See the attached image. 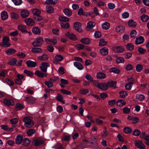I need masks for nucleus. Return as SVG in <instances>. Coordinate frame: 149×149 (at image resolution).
Returning <instances> with one entry per match:
<instances>
[{
  "label": "nucleus",
  "instance_id": "f257e3e1",
  "mask_svg": "<svg viewBox=\"0 0 149 149\" xmlns=\"http://www.w3.org/2000/svg\"><path fill=\"white\" fill-rule=\"evenodd\" d=\"M24 123V125L27 127H31L33 125V120L29 117H26L23 120Z\"/></svg>",
  "mask_w": 149,
  "mask_h": 149
},
{
  "label": "nucleus",
  "instance_id": "f03ea898",
  "mask_svg": "<svg viewBox=\"0 0 149 149\" xmlns=\"http://www.w3.org/2000/svg\"><path fill=\"white\" fill-rule=\"evenodd\" d=\"M44 41L43 38L39 37L36 38L32 42V44L35 47H39L42 45Z\"/></svg>",
  "mask_w": 149,
  "mask_h": 149
},
{
  "label": "nucleus",
  "instance_id": "7ed1b4c3",
  "mask_svg": "<svg viewBox=\"0 0 149 149\" xmlns=\"http://www.w3.org/2000/svg\"><path fill=\"white\" fill-rule=\"evenodd\" d=\"M9 38L6 36H4L2 39V42L1 44V46L3 47H9L10 45V43L9 42Z\"/></svg>",
  "mask_w": 149,
  "mask_h": 149
},
{
  "label": "nucleus",
  "instance_id": "20e7f679",
  "mask_svg": "<svg viewBox=\"0 0 149 149\" xmlns=\"http://www.w3.org/2000/svg\"><path fill=\"white\" fill-rule=\"evenodd\" d=\"M50 65L49 63L43 62L40 65V68L42 72L46 73L47 72V68Z\"/></svg>",
  "mask_w": 149,
  "mask_h": 149
},
{
  "label": "nucleus",
  "instance_id": "39448f33",
  "mask_svg": "<svg viewBox=\"0 0 149 149\" xmlns=\"http://www.w3.org/2000/svg\"><path fill=\"white\" fill-rule=\"evenodd\" d=\"M17 29L21 31L22 33H31L30 32H29L27 31L25 25H24L22 24H20L18 25L17 27Z\"/></svg>",
  "mask_w": 149,
  "mask_h": 149
},
{
  "label": "nucleus",
  "instance_id": "423d86ee",
  "mask_svg": "<svg viewBox=\"0 0 149 149\" xmlns=\"http://www.w3.org/2000/svg\"><path fill=\"white\" fill-rule=\"evenodd\" d=\"M113 50L115 52L120 53L124 51V48L122 46H115L113 48Z\"/></svg>",
  "mask_w": 149,
  "mask_h": 149
},
{
  "label": "nucleus",
  "instance_id": "0eeeda50",
  "mask_svg": "<svg viewBox=\"0 0 149 149\" xmlns=\"http://www.w3.org/2000/svg\"><path fill=\"white\" fill-rule=\"evenodd\" d=\"M45 41L47 43L50 45H55L57 42V41L55 38H47L45 39Z\"/></svg>",
  "mask_w": 149,
  "mask_h": 149
},
{
  "label": "nucleus",
  "instance_id": "6e6552de",
  "mask_svg": "<svg viewBox=\"0 0 149 149\" xmlns=\"http://www.w3.org/2000/svg\"><path fill=\"white\" fill-rule=\"evenodd\" d=\"M74 28L77 31L79 32H81V25L80 23L78 22H75L74 24Z\"/></svg>",
  "mask_w": 149,
  "mask_h": 149
},
{
  "label": "nucleus",
  "instance_id": "1a4fd4ad",
  "mask_svg": "<svg viewBox=\"0 0 149 149\" xmlns=\"http://www.w3.org/2000/svg\"><path fill=\"white\" fill-rule=\"evenodd\" d=\"M3 102L4 104L8 106L13 105L15 104L14 102L12 100L8 98L4 99Z\"/></svg>",
  "mask_w": 149,
  "mask_h": 149
},
{
  "label": "nucleus",
  "instance_id": "9d476101",
  "mask_svg": "<svg viewBox=\"0 0 149 149\" xmlns=\"http://www.w3.org/2000/svg\"><path fill=\"white\" fill-rule=\"evenodd\" d=\"M24 22L28 26H32L34 24V20L32 18H28L24 20Z\"/></svg>",
  "mask_w": 149,
  "mask_h": 149
},
{
  "label": "nucleus",
  "instance_id": "9b49d317",
  "mask_svg": "<svg viewBox=\"0 0 149 149\" xmlns=\"http://www.w3.org/2000/svg\"><path fill=\"white\" fill-rule=\"evenodd\" d=\"M35 74L38 76L42 78H44L46 77L47 76V74L45 72L43 73L38 70H36L35 71Z\"/></svg>",
  "mask_w": 149,
  "mask_h": 149
},
{
  "label": "nucleus",
  "instance_id": "f8f14e48",
  "mask_svg": "<svg viewBox=\"0 0 149 149\" xmlns=\"http://www.w3.org/2000/svg\"><path fill=\"white\" fill-rule=\"evenodd\" d=\"M135 146L141 149H144L145 148L144 145L141 141H137L135 142Z\"/></svg>",
  "mask_w": 149,
  "mask_h": 149
},
{
  "label": "nucleus",
  "instance_id": "ddd939ff",
  "mask_svg": "<svg viewBox=\"0 0 149 149\" xmlns=\"http://www.w3.org/2000/svg\"><path fill=\"white\" fill-rule=\"evenodd\" d=\"M144 39L143 37L142 36H140L136 38L135 40V43L136 45H139L142 43L144 41Z\"/></svg>",
  "mask_w": 149,
  "mask_h": 149
},
{
  "label": "nucleus",
  "instance_id": "4468645a",
  "mask_svg": "<svg viewBox=\"0 0 149 149\" xmlns=\"http://www.w3.org/2000/svg\"><path fill=\"white\" fill-rule=\"evenodd\" d=\"M127 118L129 120H131L133 124L137 123L139 120V118L136 117H132L130 116H128Z\"/></svg>",
  "mask_w": 149,
  "mask_h": 149
},
{
  "label": "nucleus",
  "instance_id": "2eb2a0df",
  "mask_svg": "<svg viewBox=\"0 0 149 149\" xmlns=\"http://www.w3.org/2000/svg\"><path fill=\"white\" fill-rule=\"evenodd\" d=\"M1 19L3 21L6 20L8 18L7 13L5 11H3L1 12Z\"/></svg>",
  "mask_w": 149,
  "mask_h": 149
},
{
  "label": "nucleus",
  "instance_id": "dca6fc26",
  "mask_svg": "<svg viewBox=\"0 0 149 149\" xmlns=\"http://www.w3.org/2000/svg\"><path fill=\"white\" fill-rule=\"evenodd\" d=\"M28 67H35L37 65L36 63L30 60L27 61L26 62Z\"/></svg>",
  "mask_w": 149,
  "mask_h": 149
},
{
  "label": "nucleus",
  "instance_id": "f3484780",
  "mask_svg": "<svg viewBox=\"0 0 149 149\" xmlns=\"http://www.w3.org/2000/svg\"><path fill=\"white\" fill-rule=\"evenodd\" d=\"M29 14V11L25 10H22L20 13L21 16L23 18H25L28 17Z\"/></svg>",
  "mask_w": 149,
  "mask_h": 149
},
{
  "label": "nucleus",
  "instance_id": "a211bd4d",
  "mask_svg": "<svg viewBox=\"0 0 149 149\" xmlns=\"http://www.w3.org/2000/svg\"><path fill=\"white\" fill-rule=\"evenodd\" d=\"M108 49L106 47H103L100 49V52L102 55L105 56L108 53Z\"/></svg>",
  "mask_w": 149,
  "mask_h": 149
},
{
  "label": "nucleus",
  "instance_id": "6ab92c4d",
  "mask_svg": "<svg viewBox=\"0 0 149 149\" xmlns=\"http://www.w3.org/2000/svg\"><path fill=\"white\" fill-rule=\"evenodd\" d=\"M125 29V27L121 26H118L116 28V31L118 33H121L123 32Z\"/></svg>",
  "mask_w": 149,
  "mask_h": 149
},
{
  "label": "nucleus",
  "instance_id": "aec40b11",
  "mask_svg": "<svg viewBox=\"0 0 149 149\" xmlns=\"http://www.w3.org/2000/svg\"><path fill=\"white\" fill-rule=\"evenodd\" d=\"M23 141V138L22 136L20 135H18L16 137L15 139L16 143L17 144H20Z\"/></svg>",
  "mask_w": 149,
  "mask_h": 149
},
{
  "label": "nucleus",
  "instance_id": "412c9836",
  "mask_svg": "<svg viewBox=\"0 0 149 149\" xmlns=\"http://www.w3.org/2000/svg\"><path fill=\"white\" fill-rule=\"evenodd\" d=\"M65 36L70 39L73 40H75L77 39V37L75 35L69 32H67Z\"/></svg>",
  "mask_w": 149,
  "mask_h": 149
},
{
  "label": "nucleus",
  "instance_id": "4be33fe9",
  "mask_svg": "<svg viewBox=\"0 0 149 149\" xmlns=\"http://www.w3.org/2000/svg\"><path fill=\"white\" fill-rule=\"evenodd\" d=\"M98 88L103 91H104L108 88V86L105 83H100Z\"/></svg>",
  "mask_w": 149,
  "mask_h": 149
},
{
  "label": "nucleus",
  "instance_id": "5701e85b",
  "mask_svg": "<svg viewBox=\"0 0 149 149\" xmlns=\"http://www.w3.org/2000/svg\"><path fill=\"white\" fill-rule=\"evenodd\" d=\"M42 140L39 139H35L33 141V143L34 145L36 146H37L39 145L42 144L43 143Z\"/></svg>",
  "mask_w": 149,
  "mask_h": 149
},
{
  "label": "nucleus",
  "instance_id": "b1692460",
  "mask_svg": "<svg viewBox=\"0 0 149 149\" xmlns=\"http://www.w3.org/2000/svg\"><path fill=\"white\" fill-rule=\"evenodd\" d=\"M63 12L68 17L70 16L72 14L71 10L68 8L63 9Z\"/></svg>",
  "mask_w": 149,
  "mask_h": 149
},
{
  "label": "nucleus",
  "instance_id": "393cba45",
  "mask_svg": "<svg viewBox=\"0 0 149 149\" xmlns=\"http://www.w3.org/2000/svg\"><path fill=\"white\" fill-rule=\"evenodd\" d=\"M96 76L97 78L99 79H104L106 77L105 74L102 72L97 73Z\"/></svg>",
  "mask_w": 149,
  "mask_h": 149
},
{
  "label": "nucleus",
  "instance_id": "a878e982",
  "mask_svg": "<svg viewBox=\"0 0 149 149\" xmlns=\"http://www.w3.org/2000/svg\"><path fill=\"white\" fill-rule=\"evenodd\" d=\"M38 60L40 61H46L48 60V57L47 55L44 54L41 56H40L38 57Z\"/></svg>",
  "mask_w": 149,
  "mask_h": 149
},
{
  "label": "nucleus",
  "instance_id": "bb28decb",
  "mask_svg": "<svg viewBox=\"0 0 149 149\" xmlns=\"http://www.w3.org/2000/svg\"><path fill=\"white\" fill-rule=\"evenodd\" d=\"M32 11L33 14V17L34 16L39 15L41 14L40 11L36 8L33 9Z\"/></svg>",
  "mask_w": 149,
  "mask_h": 149
},
{
  "label": "nucleus",
  "instance_id": "cd10ccee",
  "mask_svg": "<svg viewBox=\"0 0 149 149\" xmlns=\"http://www.w3.org/2000/svg\"><path fill=\"white\" fill-rule=\"evenodd\" d=\"M32 31L35 34L39 35L41 33L40 30L37 27H33L32 29Z\"/></svg>",
  "mask_w": 149,
  "mask_h": 149
},
{
  "label": "nucleus",
  "instance_id": "c85d7f7f",
  "mask_svg": "<svg viewBox=\"0 0 149 149\" xmlns=\"http://www.w3.org/2000/svg\"><path fill=\"white\" fill-rule=\"evenodd\" d=\"M74 65L75 67L80 70H82L83 69V67L82 65L79 63L74 62Z\"/></svg>",
  "mask_w": 149,
  "mask_h": 149
},
{
  "label": "nucleus",
  "instance_id": "c756f323",
  "mask_svg": "<svg viewBox=\"0 0 149 149\" xmlns=\"http://www.w3.org/2000/svg\"><path fill=\"white\" fill-rule=\"evenodd\" d=\"M80 41L86 45H88L91 42L90 40L87 38H82L81 39Z\"/></svg>",
  "mask_w": 149,
  "mask_h": 149
},
{
  "label": "nucleus",
  "instance_id": "7c9ffc66",
  "mask_svg": "<svg viewBox=\"0 0 149 149\" xmlns=\"http://www.w3.org/2000/svg\"><path fill=\"white\" fill-rule=\"evenodd\" d=\"M15 52V50L14 49L9 48L6 51L5 53L7 55H10L14 54Z\"/></svg>",
  "mask_w": 149,
  "mask_h": 149
},
{
  "label": "nucleus",
  "instance_id": "2f4dec72",
  "mask_svg": "<svg viewBox=\"0 0 149 149\" xmlns=\"http://www.w3.org/2000/svg\"><path fill=\"white\" fill-rule=\"evenodd\" d=\"M128 24L129 26L133 27H134L136 25V22L132 19L129 20Z\"/></svg>",
  "mask_w": 149,
  "mask_h": 149
},
{
  "label": "nucleus",
  "instance_id": "473e14b6",
  "mask_svg": "<svg viewBox=\"0 0 149 149\" xmlns=\"http://www.w3.org/2000/svg\"><path fill=\"white\" fill-rule=\"evenodd\" d=\"M116 104L118 106L122 107L126 104V102L124 100H119L117 101Z\"/></svg>",
  "mask_w": 149,
  "mask_h": 149
},
{
  "label": "nucleus",
  "instance_id": "72a5a7b5",
  "mask_svg": "<svg viewBox=\"0 0 149 149\" xmlns=\"http://www.w3.org/2000/svg\"><path fill=\"white\" fill-rule=\"evenodd\" d=\"M102 26L103 29L107 30L109 28L110 25L109 23L107 22H105L102 24Z\"/></svg>",
  "mask_w": 149,
  "mask_h": 149
},
{
  "label": "nucleus",
  "instance_id": "f704fd0d",
  "mask_svg": "<svg viewBox=\"0 0 149 149\" xmlns=\"http://www.w3.org/2000/svg\"><path fill=\"white\" fill-rule=\"evenodd\" d=\"M10 16L12 18L15 19L17 20L19 18V15L17 13L12 12L10 13Z\"/></svg>",
  "mask_w": 149,
  "mask_h": 149
},
{
  "label": "nucleus",
  "instance_id": "c9c22d12",
  "mask_svg": "<svg viewBox=\"0 0 149 149\" xmlns=\"http://www.w3.org/2000/svg\"><path fill=\"white\" fill-rule=\"evenodd\" d=\"M63 59V57L61 55L58 54L56 55L55 57L54 60L57 61H61Z\"/></svg>",
  "mask_w": 149,
  "mask_h": 149
},
{
  "label": "nucleus",
  "instance_id": "e433bc0d",
  "mask_svg": "<svg viewBox=\"0 0 149 149\" xmlns=\"http://www.w3.org/2000/svg\"><path fill=\"white\" fill-rule=\"evenodd\" d=\"M119 94L120 97L122 98H124L127 95V92L125 91H121L119 92Z\"/></svg>",
  "mask_w": 149,
  "mask_h": 149
},
{
  "label": "nucleus",
  "instance_id": "4c0bfd02",
  "mask_svg": "<svg viewBox=\"0 0 149 149\" xmlns=\"http://www.w3.org/2000/svg\"><path fill=\"white\" fill-rule=\"evenodd\" d=\"M84 47V45L81 44H77L75 46V48L78 50L83 49Z\"/></svg>",
  "mask_w": 149,
  "mask_h": 149
},
{
  "label": "nucleus",
  "instance_id": "58836bf2",
  "mask_svg": "<svg viewBox=\"0 0 149 149\" xmlns=\"http://www.w3.org/2000/svg\"><path fill=\"white\" fill-rule=\"evenodd\" d=\"M116 82L112 81H108L107 84L108 87H113L114 88L116 87Z\"/></svg>",
  "mask_w": 149,
  "mask_h": 149
},
{
  "label": "nucleus",
  "instance_id": "ea45409f",
  "mask_svg": "<svg viewBox=\"0 0 149 149\" xmlns=\"http://www.w3.org/2000/svg\"><path fill=\"white\" fill-rule=\"evenodd\" d=\"M136 98L139 101H143L145 99V96L142 94H137L136 95Z\"/></svg>",
  "mask_w": 149,
  "mask_h": 149
},
{
  "label": "nucleus",
  "instance_id": "a19ab883",
  "mask_svg": "<svg viewBox=\"0 0 149 149\" xmlns=\"http://www.w3.org/2000/svg\"><path fill=\"white\" fill-rule=\"evenodd\" d=\"M141 19L142 21L144 22H146L148 21L149 17L148 15H144L141 16Z\"/></svg>",
  "mask_w": 149,
  "mask_h": 149
},
{
  "label": "nucleus",
  "instance_id": "79ce46f5",
  "mask_svg": "<svg viewBox=\"0 0 149 149\" xmlns=\"http://www.w3.org/2000/svg\"><path fill=\"white\" fill-rule=\"evenodd\" d=\"M17 60L15 58L10 59L8 62V64L11 66H13L16 64Z\"/></svg>",
  "mask_w": 149,
  "mask_h": 149
},
{
  "label": "nucleus",
  "instance_id": "37998d69",
  "mask_svg": "<svg viewBox=\"0 0 149 149\" xmlns=\"http://www.w3.org/2000/svg\"><path fill=\"white\" fill-rule=\"evenodd\" d=\"M30 143V140L26 138L25 139L23 140L22 144L24 146H27L29 145Z\"/></svg>",
  "mask_w": 149,
  "mask_h": 149
},
{
  "label": "nucleus",
  "instance_id": "c03bdc74",
  "mask_svg": "<svg viewBox=\"0 0 149 149\" xmlns=\"http://www.w3.org/2000/svg\"><path fill=\"white\" fill-rule=\"evenodd\" d=\"M107 41L104 39H102L100 40L99 42V45L100 46H104L107 44Z\"/></svg>",
  "mask_w": 149,
  "mask_h": 149
},
{
  "label": "nucleus",
  "instance_id": "a18cd8bd",
  "mask_svg": "<svg viewBox=\"0 0 149 149\" xmlns=\"http://www.w3.org/2000/svg\"><path fill=\"white\" fill-rule=\"evenodd\" d=\"M134 45L131 43H128L126 46V48L129 50H132L134 49Z\"/></svg>",
  "mask_w": 149,
  "mask_h": 149
},
{
  "label": "nucleus",
  "instance_id": "49530a36",
  "mask_svg": "<svg viewBox=\"0 0 149 149\" xmlns=\"http://www.w3.org/2000/svg\"><path fill=\"white\" fill-rule=\"evenodd\" d=\"M46 10L48 13H53L54 11V8L52 7L51 6H47L46 7Z\"/></svg>",
  "mask_w": 149,
  "mask_h": 149
},
{
  "label": "nucleus",
  "instance_id": "de8ad7c7",
  "mask_svg": "<svg viewBox=\"0 0 149 149\" xmlns=\"http://www.w3.org/2000/svg\"><path fill=\"white\" fill-rule=\"evenodd\" d=\"M87 27L89 29H92L95 25V23L93 22H89L87 23Z\"/></svg>",
  "mask_w": 149,
  "mask_h": 149
},
{
  "label": "nucleus",
  "instance_id": "09e8293b",
  "mask_svg": "<svg viewBox=\"0 0 149 149\" xmlns=\"http://www.w3.org/2000/svg\"><path fill=\"white\" fill-rule=\"evenodd\" d=\"M60 25L62 28L65 29H68L69 27V25L68 23L61 22V23Z\"/></svg>",
  "mask_w": 149,
  "mask_h": 149
},
{
  "label": "nucleus",
  "instance_id": "8fccbe9b",
  "mask_svg": "<svg viewBox=\"0 0 149 149\" xmlns=\"http://www.w3.org/2000/svg\"><path fill=\"white\" fill-rule=\"evenodd\" d=\"M57 100L61 102L62 103L64 104V101L63 100V96L60 94H58L56 97Z\"/></svg>",
  "mask_w": 149,
  "mask_h": 149
},
{
  "label": "nucleus",
  "instance_id": "3c124183",
  "mask_svg": "<svg viewBox=\"0 0 149 149\" xmlns=\"http://www.w3.org/2000/svg\"><path fill=\"white\" fill-rule=\"evenodd\" d=\"M143 68V66L141 64H138L136 66V70L138 72H141Z\"/></svg>",
  "mask_w": 149,
  "mask_h": 149
},
{
  "label": "nucleus",
  "instance_id": "603ef678",
  "mask_svg": "<svg viewBox=\"0 0 149 149\" xmlns=\"http://www.w3.org/2000/svg\"><path fill=\"white\" fill-rule=\"evenodd\" d=\"M59 19L61 22H68L69 21V19L65 17L60 16L59 17Z\"/></svg>",
  "mask_w": 149,
  "mask_h": 149
},
{
  "label": "nucleus",
  "instance_id": "864d4df0",
  "mask_svg": "<svg viewBox=\"0 0 149 149\" xmlns=\"http://www.w3.org/2000/svg\"><path fill=\"white\" fill-rule=\"evenodd\" d=\"M110 71L111 72H112L114 73L118 74L119 73L120 71L117 68H111L110 70Z\"/></svg>",
  "mask_w": 149,
  "mask_h": 149
},
{
  "label": "nucleus",
  "instance_id": "5fc2aeb1",
  "mask_svg": "<svg viewBox=\"0 0 149 149\" xmlns=\"http://www.w3.org/2000/svg\"><path fill=\"white\" fill-rule=\"evenodd\" d=\"M57 2V0H46L45 3L47 4H55Z\"/></svg>",
  "mask_w": 149,
  "mask_h": 149
},
{
  "label": "nucleus",
  "instance_id": "6e6d98bb",
  "mask_svg": "<svg viewBox=\"0 0 149 149\" xmlns=\"http://www.w3.org/2000/svg\"><path fill=\"white\" fill-rule=\"evenodd\" d=\"M85 77L86 79L89 82H92L93 81V78L89 74H86Z\"/></svg>",
  "mask_w": 149,
  "mask_h": 149
},
{
  "label": "nucleus",
  "instance_id": "4d7b16f0",
  "mask_svg": "<svg viewBox=\"0 0 149 149\" xmlns=\"http://www.w3.org/2000/svg\"><path fill=\"white\" fill-rule=\"evenodd\" d=\"M116 60L117 63H123L124 61L123 58L121 57H117Z\"/></svg>",
  "mask_w": 149,
  "mask_h": 149
},
{
  "label": "nucleus",
  "instance_id": "13d9d810",
  "mask_svg": "<svg viewBox=\"0 0 149 149\" xmlns=\"http://www.w3.org/2000/svg\"><path fill=\"white\" fill-rule=\"evenodd\" d=\"M132 82H130L127 84L125 86V89L127 90H130L131 89L132 86Z\"/></svg>",
  "mask_w": 149,
  "mask_h": 149
},
{
  "label": "nucleus",
  "instance_id": "bf43d9fd",
  "mask_svg": "<svg viewBox=\"0 0 149 149\" xmlns=\"http://www.w3.org/2000/svg\"><path fill=\"white\" fill-rule=\"evenodd\" d=\"M24 108V106L20 103H17L16 106V109L17 110H21Z\"/></svg>",
  "mask_w": 149,
  "mask_h": 149
},
{
  "label": "nucleus",
  "instance_id": "052dcab7",
  "mask_svg": "<svg viewBox=\"0 0 149 149\" xmlns=\"http://www.w3.org/2000/svg\"><path fill=\"white\" fill-rule=\"evenodd\" d=\"M32 51L34 53H39L41 52L42 50L40 48H33L32 49Z\"/></svg>",
  "mask_w": 149,
  "mask_h": 149
},
{
  "label": "nucleus",
  "instance_id": "680f3d73",
  "mask_svg": "<svg viewBox=\"0 0 149 149\" xmlns=\"http://www.w3.org/2000/svg\"><path fill=\"white\" fill-rule=\"evenodd\" d=\"M12 1L16 5H20L22 3V0H12Z\"/></svg>",
  "mask_w": 149,
  "mask_h": 149
},
{
  "label": "nucleus",
  "instance_id": "e2e57ef3",
  "mask_svg": "<svg viewBox=\"0 0 149 149\" xmlns=\"http://www.w3.org/2000/svg\"><path fill=\"white\" fill-rule=\"evenodd\" d=\"M123 131L125 133L128 134L130 133L131 132L132 130L131 128L127 127L124 128Z\"/></svg>",
  "mask_w": 149,
  "mask_h": 149
},
{
  "label": "nucleus",
  "instance_id": "0e129e2a",
  "mask_svg": "<svg viewBox=\"0 0 149 149\" xmlns=\"http://www.w3.org/2000/svg\"><path fill=\"white\" fill-rule=\"evenodd\" d=\"M34 18L36 21H40L43 19L42 17L40 15L34 16Z\"/></svg>",
  "mask_w": 149,
  "mask_h": 149
},
{
  "label": "nucleus",
  "instance_id": "69168bd1",
  "mask_svg": "<svg viewBox=\"0 0 149 149\" xmlns=\"http://www.w3.org/2000/svg\"><path fill=\"white\" fill-rule=\"evenodd\" d=\"M129 14L127 12H124L122 14V17L123 19L127 18L129 17Z\"/></svg>",
  "mask_w": 149,
  "mask_h": 149
},
{
  "label": "nucleus",
  "instance_id": "338daca9",
  "mask_svg": "<svg viewBox=\"0 0 149 149\" xmlns=\"http://www.w3.org/2000/svg\"><path fill=\"white\" fill-rule=\"evenodd\" d=\"M6 81L9 85L13 86L14 85V83L13 81L9 79L6 78Z\"/></svg>",
  "mask_w": 149,
  "mask_h": 149
},
{
  "label": "nucleus",
  "instance_id": "774afa93",
  "mask_svg": "<svg viewBox=\"0 0 149 149\" xmlns=\"http://www.w3.org/2000/svg\"><path fill=\"white\" fill-rule=\"evenodd\" d=\"M35 132V130L33 129H31L27 132V134L28 136H31Z\"/></svg>",
  "mask_w": 149,
  "mask_h": 149
}]
</instances>
